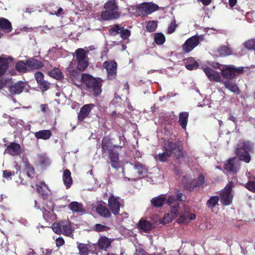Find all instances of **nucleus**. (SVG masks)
I'll return each instance as SVG.
<instances>
[{
	"label": "nucleus",
	"instance_id": "f257e3e1",
	"mask_svg": "<svg viewBox=\"0 0 255 255\" xmlns=\"http://www.w3.org/2000/svg\"><path fill=\"white\" fill-rule=\"evenodd\" d=\"M254 150V143L246 140L241 143L236 149L235 153L240 160L246 163H249L251 159L250 153H253Z\"/></svg>",
	"mask_w": 255,
	"mask_h": 255
},
{
	"label": "nucleus",
	"instance_id": "f03ea898",
	"mask_svg": "<svg viewBox=\"0 0 255 255\" xmlns=\"http://www.w3.org/2000/svg\"><path fill=\"white\" fill-rule=\"evenodd\" d=\"M163 149L164 150H167L170 156L173 155L176 159H179L184 157V152L181 141L167 140L164 143Z\"/></svg>",
	"mask_w": 255,
	"mask_h": 255
},
{
	"label": "nucleus",
	"instance_id": "7ed1b4c3",
	"mask_svg": "<svg viewBox=\"0 0 255 255\" xmlns=\"http://www.w3.org/2000/svg\"><path fill=\"white\" fill-rule=\"evenodd\" d=\"M83 83L86 85L87 90L93 93L95 97L99 96L102 93V84L96 78L90 75H84Z\"/></svg>",
	"mask_w": 255,
	"mask_h": 255
},
{
	"label": "nucleus",
	"instance_id": "20e7f679",
	"mask_svg": "<svg viewBox=\"0 0 255 255\" xmlns=\"http://www.w3.org/2000/svg\"><path fill=\"white\" fill-rule=\"evenodd\" d=\"M221 74L223 78L231 80L236 78V76L242 74L244 71L243 67H236L234 65H224L220 68Z\"/></svg>",
	"mask_w": 255,
	"mask_h": 255
},
{
	"label": "nucleus",
	"instance_id": "39448f33",
	"mask_svg": "<svg viewBox=\"0 0 255 255\" xmlns=\"http://www.w3.org/2000/svg\"><path fill=\"white\" fill-rule=\"evenodd\" d=\"M201 36L195 35L187 39L182 46L183 52L187 53L193 50L202 40Z\"/></svg>",
	"mask_w": 255,
	"mask_h": 255
},
{
	"label": "nucleus",
	"instance_id": "423d86ee",
	"mask_svg": "<svg viewBox=\"0 0 255 255\" xmlns=\"http://www.w3.org/2000/svg\"><path fill=\"white\" fill-rule=\"evenodd\" d=\"M205 182L204 175L200 174L196 179H194L190 182L186 183L184 187L190 191H198L200 188H203L204 187Z\"/></svg>",
	"mask_w": 255,
	"mask_h": 255
},
{
	"label": "nucleus",
	"instance_id": "0eeeda50",
	"mask_svg": "<svg viewBox=\"0 0 255 255\" xmlns=\"http://www.w3.org/2000/svg\"><path fill=\"white\" fill-rule=\"evenodd\" d=\"M121 198L118 196L111 195L108 199V207L111 212L115 215L120 214V208L122 204L120 202Z\"/></svg>",
	"mask_w": 255,
	"mask_h": 255
},
{
	"label": "nucleus",
	"instance_id": "6e6552de",
	"mask_svg": "<svg viewBox=\"0 0 255 255\" xmlns=\"http://www.w3.org/2000/svg\"><path fill=\"white\" fill-rule=\"evenodd\" d=\"M158 6L151 3L144 2L138 5L136 10L139 15H148L156 10Z\"/></svg>",
	"mask_w": 255,
	"mask_h": 255
},
{
	"label": "nucleus",
	"instance_id": "1a4fd4ad",
	"mask_svg": "<svg viewBox=\"0 0 255 255\" xmlns=\"http://www.w3.org/2000/svg\"><path fill=\"white\" fill-rule=\"evenodd\" d=\"M103 66L107 71L108 79L110 80L115 79L117 73V62L114 60L110 61H106L103 63Z\"/></svg>",
	"mask_w": 255,
	"mask_h": 255
},
{
	"label": "nucleus",
	"instance_id": "9d476101",
	"mask_svg": "<svg viewBox=\"0 0 255 255\" xmlns=\"http://www.w3.org/2000/svg\"><path fill=\"white\" fill-rule=\"evenodd\" d=\"M95 107V105L93 104H88L83 106L78 114V121L84 122L86 118L89 117L91 111Z\"/></svg>",
	"mask_w": 255,
	"mask_h": 255
},
{
	"label": "nucleus",
	"instance_id": "9b49d317",
	"mask_svg": "<svg viewBox=\"0 0 255 255\" xmlns=\"http://www.w3.org/2000/svg\"><path fill=\"white\" fill-rule=\"evenodd\" d=\"M203 71L210 81L219 83L223 82L219 72L208 67L204 68Z\"/></svg>",
	"mask_w": 255,
	"mask_h": 255
},
{
	"label": "nucleus",
	"instance_id": "f8f14e48",
	"mask_svg": "<svg viewBox=\"0 0 255 255\" xmlns=\"http://www.w3.org/2000/svg\"><path fill=\"white\" fill-rule=\"evenodd\" d=\"M121 15V12L119 11H112L105 9L102 11L101 17L104 21H110L119 19Z\"/></svg>",
	"mask_w": 255,
	"mask_h": 255
},
{
	"label": "nucleus",
	"instance_id": "ddd939ff",
	"mask_svg": "<svg viewBox=\"0 0 255 255\" xmlns=\"http://www.w3.org/2000/svg\"><path fill=\"white\" fill-rule=\"evenodd\" d=\"M84 75H88L87 74H81L79 71L77 70H72L70 71V76L71 80L73 83L77 87L80 88L83 83V77Z\"/></svg>",
	"mask_w": 255,
	"mask_h": 255
},
{
	"label": "nucleus",
	"instance_id": "4468645a",
	"mask_svg": "<svg viewBox=\"0 0 255 255\" xmlns=\"http://www.w3.org/2000/svg\"><path fill=\"white\" fill-rule=\"evenodd\" d=\"M22 149L19 143L12 142L7 146L5 152L12 156H17L21 153Z\"/></svg>",
	"mask_w": 255,
	"mask_h": 255
},
{
	"label": "nucleus",
	"instance_id": "2eb2a0df",
	"mask_svg": "<svg viewBox=\"0 0 255 255\" xmlns=\"http://www.w3.org/2000/svg\"><path fill=\"white\" fill-rule=\"evenodd\" d=\"M165 204L170 207L171 213L177 216L179 213V204L177 202L175 196H169L166 198Z\"/></svg>",
	"mask_w": 255,
	"mask_h": 255
},
{
	"label": "nucleus",
	"instance_id": "dca6fc26",
	"mask_svg": "<svg viewBox=\"0 0 255 255\" xmlns=\"http://www.w3.org/2000/svg\"><path fill=\"white\" fill-rule=\"evenodd\" d=\"M108 158L110 160L109 163L113 168L117 169L119 167V153L115 149L111 150L108 152Z\"/></svg>",
	"mask_w": 255,
	"mask_h": 255
},
{
	"label": "nucleus",
	"instance_id": "f3484780",
	"mask_svg": "<svg viewBox=\"0 0 255 255\" xmlns=\"http://www.w3.org/2000/svg\"><path fill=\"white\" fill-rule=\"evenodd\" d=\"M113 143L111 139L108 136H104L101 142V148L103 154L108 153L111 150H113L112 148Z\"/></svg>",
	"mask_w": 255,
	"mask_h": 255
},
{
	"label": "nucleus",
	"instance_id": "a211bd4d",
	"mask_svg": "<svg viewBox=\"0 0 255 255\" xmlns=\"http://www.w3.org/2000/svg\"><path fill=\"white\" fill-rule=\"evenodd\" d=\"M37 193L43 199H47L49 197V193L47 191L48 186L44 182H41L40 184H36Z\"/></svg>",
	"mask_w": 255,
	"mask_h": 255
},
{
	"label": "nucleus",
	"instance_id": "6ab92c4d",
	"mask_svg": "<svg viewBox=\"0 0 255 255\" xmlns=\"http://www.w3.org/2000/svg\"><path fill=\"white\" fill-rule=\"evenodd\" d=\"M236 157L229 159L225 165V169L229 172L236 173L238 169L237 164L236 163Z\"/></svg>",
	"mask_w": 255,
	"mask_h": 255
},
{
	"label": "nucleus",
	"instance_id": "aec40b11",
	"mask_svg": "<svg viewBox=\"0 0 255 255\" xmlns=\"http://www.w3.org/2000/svg\"><path fill=\"white\" fill-rule=\"evenodd\" d=\"M27 68L28 71L33 70L39 69L43 67V63L40 61L36 60L34 58H29L27 60Z\"/></svg>",
	"mask_w": 255,
	"mask_h": 255
},
{
	"label": "nucleus",
	"instance_id": "412c9836",
	"mask_svg": "<svg viewBox=\"0 0 255 255\" xmlns=\"http://www.w3.org/2000/svg\"><path fill=\"white\" fill-rule=\"evenodd\" d=\"M222 83H223L226 89L229 90L232 92L234 93L236 95L240 94L241 90L235 83L233 82L231 80H226L223 81Z\"/></svg>",
	"mask_w": 255,
	"mask_h": 255
},
{
	"label": "nucleus",
	"instance_id": "4be33fe9",
	"mask_svg": "<svg viewBox=\"0 0 255 255\" xmlns=\"http://www.w3.org/2000/svg\"><path fill=\"white\" fill-rule=\"evenodd\" d=\"M166 201V197L164 195H160L153 198L151 200V204L154 207L159 208L165 204Z\"/></svg>",
	"mask_w": 255,
	"mask_h": 255
},
{
	"label": "nucleus",
	"instance_id": "5701e85b",
	"mask_svg": "<svg viewBox=\"0 0 255 255\" xmlns=\"http://www.w3.org/2000/svg\"><path fill=\"white\" fill-rule=\"evenodd\" d=\"M185 67L187 70H193L198 68V63L193 57H189L184 60Z\"/></svg>",
	"mask_w": 255,
	"mask_h": 255
},
{
	"label": "nucleus",
	"instance_id": "b1692460",
	"mask_svg": "<svg viewBox=\"0 0 255 255\" xmlns=\"http://www.w3.org/2000/svg\"><path fill=\"white\" fill-rule=\"evenodd\" d=\"M51 135L52 132L48 129L41 130L34 133V136L37 139L47 140Z\"/></svg>",
	"mask_w": 255,
	"mask_h": 255
},
{
	"label": "nucleus",
	"instance_id": "393cba45",
	"mask_svg": "<svg viewBox=\"0 0 255 255\" xmlns=\"http://www.w3.org/2000/svg\"><path fill=\"white\" fill-rule=\"evenodd\" d=\"M196 217L195 214L186 212L181 215L178 219V222L180 223H187L191 220H194Z\"/></svg>",
	"mask_w": 255,
	"mask_h": 255
},
{
	"label": "nucleus",
	"instance_id": "a878e982",
	"mask_svg": "<svg viewBox=\"0 0 255 255\" xmlns=\"http://www.w3.org/2000/svg\"><path fill=\"white\" fill-rule=\"evenodd\" d=\"M96 212L98 214L104 218H109L111 216V211L107 207L100 204L97 206Z\"/></svg>",
	"mask_w": 255,
	"mask_h": 255
},
{
	"label": "nucleus",
	"instance_id": "bb28decb",
	"mask_svg": "<svg viewBox=\"0 0 255 255\" xmlns=\"http://www.w3.org/2000/svg\"><path fill=\"white\" fill-rule=\"evenodd\" d=\"M69 209L73 212L84 213L85 209L82 203L76 201H73L70 203L68 206Z\"/></svg>",
	"mask_w": 255,
	"mask_h": 255
},
{
	"label": "nucleus",
	"instance_id": "cd10ccee",
	"mask_svg": "<svg viewBox=\"0 0 255 255\" xmlns=\"http://www.w3.org/2000/svg\"><path fill=\"white\" fill-rule=\"evenodd\" d=\"M112 241L106 236H102L98 240V247L101 250H106L109 248L111 244Z\"/></svg>",
	"mask_w": 255,
	"mask_h": 255
},
{
	"label": "nucleus",
	"instance_id": "c85d7f7f",
	"mask_svg": "<svg viewBox=\"0 0 255 255\" xmlns=\"http://www.w3.org/2000/svg\"><path fill=\"white\" fill-rule=\"evenodd\" d=\"M63 180L66 188H69L71 186L73 180L71 175V172L69 169H66L64 171Z\"/></svg>",
	"mask_w": 255,
	"mask_h": 255
},
{
	"label": "nucleus",
	"instance_id": "c756f323",
	"mask_svg": "<svg viewBox=\"0 0 255 255\" xmlns=\"http://www.w3.org/2000/svg\"><path fill=\"white\" fill-rule=\"evenodd\" d=\"M24 163V170L23 171H25V174L26 175H27L29 179L31 180L35 174L34 168L28 161H25Z\"/></svg>",
	"mask_w": 255,
	"mask_h": 255
},
{
	"label": "nucleus",
	"instance_id": "7c9ffc66",
	"mask_svg": "<svg viewBox=\"0 0 255 255\" xmlns=\"http://www.w3.org/2000/svg\"><path fill=\"white\" fill-rule=\"evenodd\" d=\"M134 169L139 176L143 177L145 176L148 171L146 167L139 162L135 163L134 165Z\"/></svg>",
	"mask_w": 255,
	"mask_h": 255
},
{
	"label": "nucleus",
	"instance_id": "2f4dec72",
	"mask_svg": "<svg viewBox=\"0 0 255 255\" xmlns=\"http://www.w3.org/2000/svg\"><path fill=\"white\" fill-rule=\"evenodd\" d=\"M189 114L186 112H180L179 114V123L183 129H186L188 121Z\"/></svg>",
	"mask_w": 255,
	"mask_h": 255
},
{
	"label": "nucleus",
	"instance_id": "473e14b6",
	"mask_svg": "<svg viewBox=\"0 0 255 255\" xmlns=\"http://www.w3.org/2000/svg\"><path fill=\"white\" fill-rule=\"evenodd\" d=\"M0 29L7 32L11 31L12 25L10 22L3 17H0Z\"/></svg>",
	"mask_w": 255,
	"mask_h": 255
},
{
	"label": "nucleus",
	"instance_id": "72a5a7b5",
	"mask_svg": "<svg viewBox=\"0 0 255 255\" xmlns=\"http://www.w3.org/2000/svg\"><path fill=\"white\" fill-rule=\"evenodd\" d=\"M24 88V84L23 82H18L10 87L11 93L13 94H19L21 93Z\"/></svg>",
	"mask_w": 255,
	"mask_h": 255
},
{
	"label": "nucleus",
	"instance_id": "f704fd0d",
	"mask_svg": "<svg viewBox=\"0 0 255 255\" xmlns=\"http://www.w3.org/2000/svg\"><path fill=\"white\" fill-rule=\"evenodd\" d=\"M233 200V195L231 193L222 192L221 193V202L224 206H228L231 204Z\"/></svg>",
	"mask_w": 255,
	"mask_h": 255
},
{
	"label": "nucleus",
	"instance_id": "c9c22d12",
	"mask_svg": "<svg viewBox=\"0 0 255 255\" xmlns=\"http://www.w3.org/2000/svg\"><path fill=\"white\" fill-rule=\"evenodd\" d=\"M138 225V227L145 233L148 232L152 229V224L145 220L140 219Z\"/></svg>",
	"mask_w": 255,
	"mask_h": 255
},
{
	"label": "nucleus",
	"instance_id": "e433bc0d",
	"mask_svg": "<svg viewBox=\"0 0 255 255\" xmlns=\"http://www.w3.org/2000/svg\"><path fill=\"white\" fill-rule=\"evenodd\" d=\"M105 9L119 11V6L116 0H108L104 5Z\"/></svg>",
	"mask_w": 255,
	"mask_h": 255
},
{
	"label": "nucleus",
	"instance_id": "4c0bfd02",
	"mask_svg": "<svg viewBox=\"0 0 255 255\" xmlns=\"http://www.w3.org/2000/svg\"><path fill=\"white\" fill-rule=\"evenodd\" d=\"M217 51L219 56L221 57L230 56L233 53L232 49L226 45L221 46L219 47Z\"/></svg>",
	"mask_w": 255,
	"mask_h": 255
},
{
	"label": "nucleus",
	"instance_id": "58836bf2",
	"mask_svg": "<svg viewBox=\"0 0 255 255\" xmlns=\"http://www.w3.org/2000/svg\"><path fill=\"white\" fill-rule=\"evenodd\" d=\"M62 233L67 237H70L72 235L73 230L71 225L68 223L63 221L61 222Z\"/></svg>",
	"mask_w": 255,
	"mask_h": 255
},
{
	"label": "nucleus",
	"instance_id": "ea45409f",
	"mask_svg": "<svg viewBox=\"0 0 255 255\" xmlns=\"http://www.w3.org/2000/svg\"><path fill=\"white\" fill-rule=\"evenodd\" d=\"M48 75L58 80H61L63 79L64 75L60 70L57 68H54L48 72Z\"/></svg>",
	"mask_w": 255,
	"mask_h": 255
},
{
	"label": "nucleus",
	"instance_id": "a19ab883",
	"mask_svg": "<svg viewBox=\"0 0 255 255\" xmlns=\"http://www.w3.org/2000/svg\"><path fill=\"white\" fill-rule=\"evenodd\" d=\"M9 63L7 59L0 57V76L6 72Z\"/></svg>",
	"mask_w": 255,
	"mask_h": 255
},
{
	"label": "nucleus",
	"instance_id": "79ce46f5",
	"mask_svg": "<svg viewBox=\"0 0 255 255\" xmlns=\"http://www.w3.org/2000/svg\"><path fill=\"white\" fill-rule=\"evenodd\" d=\"M27 60L25 62L23 61H19L16 64L15 68L16 69L22 73H25L28 71V69L27 68Z\"/></svg>",
	"mask_w": 255,
	"mask_h": 255
},
{
	"label": "nucleus",
	"instance_id": "37998d69",
	"mask_svg": "<svg viewBox=\"0 0 255 255\" xmlns=\"http://www.w3.org/2000/svg\"><path fill=\"white\" fill-rule=\"evenodd\" d=\"M90 246L88 244L79 243L78 249L80 255H88L89 252Z\"/></svg>",
	"mask_w": 255,
	"mask_h": 255
},
{
	"label": "nucleus",
	"instance_id": "c03bdc74",
	"mask_svg": "<svg viewBox=\"0 0 255 255\" xmlns=\"http://www.w3.org/2000/svg\"><path fill=\"white\" fill-rule=\"evenodd\" d=\"M170 157V154L168 153L167 150H164L162 153H159L154 156V158L157 161L161 162H166L168 158Z\"/></svg>",
	"mask_w": 255,
	"mask_h": 255
},
{
	"label": "nucleus",
	"instance_id": "a18cd8bd",
	"mask_svg": "<svg viewBox=\"0 0 255 255\" xmlns=\"http://www.w3.org/2000/svg\"><path fill=\"white\" fill-rule=\"evenodd\" d=\"M220 198L218 196L211 197L207 201L206 205L209 208H213L218 205Z\"/></svg>",
	"mask_w": 255,
	"mask_h": 255
},
{
	"label": "nucleus",
	"instance_id": "49530a36",
	"mask_svg": "<svg viewBox=\"0 0 255 255\" xmlns=\"http://www.w3.org/2000/svg\"><path fill=\"white\" fill-rule=\"evenodd\" d=\"M39 164L41 167L46 168L50 164L49 158L45 155H41L39 157Z\"/></svg>",
	"mask_w": 255,
	"mask_h": 255
},
{
	"label": "nucleus",
	"instance_id": "de8ad7c7",
	"mask_svg": "<svg viewBox=\"0 0 255 255\" xmlns=\"http://www.w3.org/2000/svg\"><path fill=\"white\" fill-rule=\"evenodd\" d=\"M154 41L157 45H162L165 41V37L162 33H156L154 34Z\"/></svg>",
	"mask_w": 255,
	"mask_h": 255
},
{
	"label": "nucleus",
	"instance_id": "09e8293b",
	"mask_svg": "<svg viewBox=\"0 0 255 255\" xmlns=\"http://www.w3.org/2000/svg\"><path fill=\"white\" fill-rule=\"evenodd\" d=\"M245 48L249 50H255V39H251L244 43Z\"/></svg>",
	"mask_w": 255,
	"mask_h": 255
},
{
	"label": "nucleus",
	"instance_id": "8fccbe9b",
	"mask_svg": "<svg viewBox=\"0 0 255 255\" xmlns=\"http://www.w3.org/2000/svg\"><path fill=\"white\" fill-rule=\"evenodd\" d=\"M77 61L85 59L86 58L85 51L82 48H78L75 51Z\"/></svg>",
	"mask_w": 255,
	"mask_h": 255
},
{
	"label": "nucleus",
	"instance_id": "3c124183",
	"mask_svg": "<svg viewBox=\"0 0 255 255\" xmlns=\"http://www.w3.org/2000/svg\"><path fill=\"white\" fill-rule=\"evenodd\" d=\"M19 179L20 181V183L23 185L28 184L31 181L29 179V177H28L27 175H26L25 174V171L20 172L19 174Z\"/></svg>",
	"mask_w": 255,
	"mask_h": 255
},
{
	"label": "nucleus",
	"instance_id": "603ef678",
	"mask_svg": "<svg viewBox=\"0 0 255 255\" xmlns=\"http://www.w3.org/2000/svg\"><path fill=\"white\" fill-rule=\"evenodd\" d=\"M157 27V22L155 21H149L147 22L146 28L147 31L152 32L155 31Z\"/></svg>",
	"mask_w": 255,
	"mask_h": 255
},
{
	"label": "nucleus",
	"instance_id": "864d4df0",
	"mask_svg": "<svg viewBox=\"0 0 255 255\" xmlns=\"http://www.w3.org/2000/svg\"><path fill=\"white\" fill-rule=\"evenodd\" d=\"M77 62V68L80 71H84L88 66V62L86 59L82 60H79Z\"/></svg>",
	"mask_w": 255,
	"mask_h": 255
},
{
	"label": "nucleus",
	"instance_id": "5fc2aeb1",
	"mask_svg": "<svg viewBox=\"0 0 255 255\" xmlns=\"http://www.w3.org/2000/svg\"><path fill=\"white\" fill-rule=\"evenodd\" d=\"M110 229L109 227L100 224H96L94 227V230L97 232L108 231Z\"/></svg>",
	"mask_w": 255,
	"mask_h": 255
},
{
	"label": "nucleus",
	"instance_id": "6e6d98bb",
	"mask_svg": "<svg viewBox=\"0 0 255 255\" xmlns=\"http://www.w3.org/2000/svg\"><path fill=\"white\" fill-rule=\"evenodd\" d=\"M120 33L121 38L123 40H126L130 36V31L128 29H125L124 27H122Z\"/></svg>",
	"mask_w": 255,
	"mask_h": 255
},
{
	"label": "nucleus",
	"instance_id": "4d7b16f0",
	"mask_svg": "<svg viewBox=\"0 0 255 255\" xmlns=\"http://www.w3.org/2000/svg\"><path fill=\"white\" fill-rule=\"evenodd\" d=\"M121 27H120L118 24H115L113 27H111L109 30V32L110 35L112 36H116L118 33H120Z\"/></svg>",
	"mask_w": 255,
	"mask_h": 255
},
{
	"label": "nucleus",
	"instance_id": "13d9d810",
	"mask_svg": "<svg viewBox=\"0 0 255 255\" xmlns=\"http://www.w3.org/2000/svg\"><path fill=\"white\" fill-rule=\"evenodd\" d=\"M38 85L42 92L48 90L50 88V83L44 80L38 83Z\"/></svg>",
	"mask_w": 255,
	"mask_h": 255
},
{
	"label": "nucleus",
	"instance_id": "bf43d9fd",
	"mask_svg": "<svg viewBox=\"0 0 255 255\" xmlns=\"http://www.w3.org/2000/svg\"><path fill=\"white\" fill-rule=\"evenodd\" d=\"M245 187L250 191L255 193V181L249 180L245 185Z\"/></svg>",
	"mask_w": 255,
	"mask_h": 255
},
{
	"label": "nucleus",
	"instance_id": "052dcab7",
	"mask_svg": "<svg viewBox=\"0 0 255 255\" xmlns=\"http://www.w3.org/2000/svg\"><path fill=\"white\" fill-rule=\"evenodd\" d=\"M53 231L58 235L62 234L61 222L58 223H54L53 225Z\"/></svg>",
	"mask_w": 255,
	"mask_h": 255
},
{
	"label": "nucleus",
	"instance_id": "680f3d73",
	"mask_svg": "<svg viewBox=\"0 0 255 255\" xmlns=\"http://www.w3.org/2000/svg\"><path fill=\"white\" fill-rule=\"evenodd\" d=\"M37 84L44 80V74L41 72H36L34 75Z\"/></svg>",
	"mask_w": 255,
	"mask_h": 255
},
{
	"label": "nucleus",
	"instance_id": "e2e57ef3",
	"mask_svg": "<svg viewBox=\"0 0 255 255\" xmlns=\"http://www.w3.org/2000/svg\"><path fill=\"white\" fill-rule=\"evenodd\" d=\"M176 26L177 25L175 23V21L171 22L168 28V33L169 34L172 33L175 31Z\"/></svg>",
	"mask_w": 255,
	"mask_h": 255
},
{
	"label": "nucleus",
	"instance_id": "0e129e2a",
	"mask_svg": "<svg viewBox=\"0 0 255 255\" xmlns=\"http://www.w3.org/2000/svg\"><path fill=\"white\" fill-rule=\"evenodd\" d=\"M15 175L14 171H10L8 170H5L3 171V176L4 178H8L11 176H14Z\"/></svg>",
	"mask_w": 255,
	"mask_h": 255
},
{
	"label": "nucleus",
	"instance_id": "69168bd1",
	"mask_svg": "<svg viewBox=\"0 0 255 255\" xmlns=\"http://www.w3.org/2000/svg\"><path fill=\"white\" fill-rule=\"evenodd\" d=\"M233 183L230 182L226 186L224 190L222 192L231 193Z\"/></svg>",
	"mask_w": 255,
	"mask_h": 255
},
{
	"label": "nucleus",
	"instance_id": "338daca9",
	"mask_svg": "<svg viewBox=\"0 0 255 255\" xmlns=\"http://www.w3.org/2000/svg\"><path fill=\"white\" fill-rule=\"evenodd\" d=\"M64 244L65 241L62 238L59 237L56 240V245L58 247H60L63 246Z\"/></svg>",
	"mask_w": 255,
	"mask_h": 255
},
{
	"label": "nucleus",
	"instance_id": "774afa93",
	"mask_svg": "<svg viewBox=\"0 0 255 255\" xmlns=\"http://www.w3.org/2000/svg\"><path fill=\"white\" fill-rule=\"evenodd\" d=\"M52 253V249L43 250L42 255H51Z\"/></svg>",
	"mask_w": 255,
	"mask_h": 255
}]
</instances>
